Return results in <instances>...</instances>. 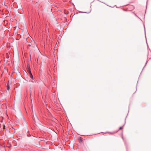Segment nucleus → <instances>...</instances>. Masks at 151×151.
I'll use <instances>...</instances> for the list:
<instances>
[{
    "instance_id": "nucleus-1",
    "label": "nucleus",
    "mask_w": 151,
    "mask_h": 151,
    "mask_svg": "<svg viewBox=\"0 0 151 151\" xmlns=\"http://www.w3.org/2000/svg\"><path fill=\"white\" fill-rule=\"evenodd\" d=\"M35 118L34 116H33V120L34 121L36 122V121H37L38 120V117L36 116V115H35Z\"/></svg>"
},
{
    "instance_id": "nucleus-5",
    "label": "nucleus",
    "mask_w": 151,
    "mask_h": 151,
    "mask_svg": "<svg viewBox=\"0 0 151 151\" xmlns=\"http://www.w3.org/2000/svg\"><path fill=\"white\" fill-rule=\"evenodd\" d=\"M122 129V127H120V128H119V130H121V129Z\"/></svg>"
},
{
    "instance_id": "nucleus-2",
    "label": "nucleus",
    "mask_w": 151,
    "mask_h": 151,
    "mask_svg": "<svg viewBox=\"0 0 151 151\" xmlns=\"http://www.w3.org/2000/svg\"><path fill=\"white\" fill-rule=\"evenodd\" d=\"M27 72L29 74H31L32 73L31 72V70H30V67H29V66H27Z\"/></svg>"
},
{
    "instance_id": "nucleus-4",
    "label": "nucleus",
    "mask_w": 151,
    "mask_h": 151,
    "mask_svg": "<svg viewBox=\"0 0 151 151\" xmlns=\"http://www.w3.org/2000/svg\"><path fill=\"white\" fill-rule=\"evenodd\" d=\"M29 74L30 75V77L31 78L33 79V76L32 75V73L30 74Z\"/></svg>"
},
{
    "instance_id": "nucleus-6",
    "label": "nucleus",
    "mask_w": 151,
    "mask_h": 151,
    "mask_svg": "<svg viewBox=\"0 0 151 151\" xmlns=\"http://www.w3.org/2000/svg\"><path fill=\"white\" fill-rule=\"evenodd\" d=\"M4 129H5V126L4 125Z\"/></svg>"
},
{
    "instance_id": "nucleus-3",
    "label": "nucleus",
    "mask_w": 151,
    "mask_h": 151,
    "mask_svg": "<svg viewBox=\"0 0 151 151\" xmlns=\"http://www.w3.org/2000/svg\"><path fill=\"white\" fill-rule=\"evenodd\" d=\"M7 89L9 91L10 89V86H9V85L8 84H7Z\"/></svg>"
}]
</instances>
